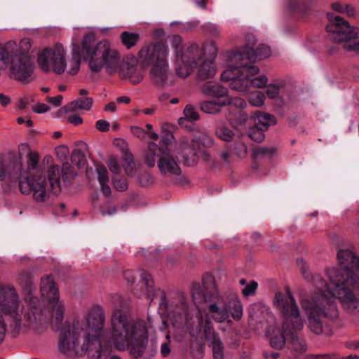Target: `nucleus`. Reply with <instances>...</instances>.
<instances>
[{
    "label": "nucleus",
    "instance_id": "1",
    "mask_svg": "<svg viewBox=\"0 0 359 359\" xmlns=\"http://www.w3.org/2000/svg\"><path fill=\"white\" fill-rule=\"evenodd\" d=\"M123 298L118 294L111 297L114 311L110 320L109 334L104 329L106 315L99 306L92 308L86 319L74 323L67 330L64 328L60 335L59 348L69 357L100 359L102 343L111 341L118 351L129 350L135 358L144 353L148 343V329L146 323L130 318L120 309Z\"/></svg>",
    "mask_w": 359,
    "mask_h": 359
},
{
    "label": "nucleus",
    "instance_id": "2",
    "mask_svg": "<svg viewBox=\"0 0 359 359\" xmlns=\"http://www.w3.org/2000/svg\"><path fill=\"white\" fill-rule=\"evenodd\" d=\"M82 52L93 72L98 73L104 69L108 74L118 73L121 79H128L133 84L140 83L143 79L135 58L128 57L121 62L120 53L107 39L97 41L93 33L83 36Z\"/></svg>",
    "mask_w": 359,
    "mask_h": 359
},
{
    "label": "nucleus",
    "instance_id": "3",
    "mask_svg": "<svg viewBox=\"0 0 359 359\" xmlns=\"http://www.w3.org/2000/svg\"><path fill=\"white\" fill-rule=\"evenodd\" d=\"M273 304L280 313L282 325L280 327L273 330L270 337V344L276 349H282L288 341L292 349L298 354L307 351V344L300 335L304 326L299 309L290 292H276Z\"/></svg>",
    "mask_w": 359,
    "mask_h": 359
},
{
    "label": "nucleus",
    "instance_id": "4",
    "mask_svg": "<svg viewBox=\"0 0 359 359\" xmlns=\"http://www.w3.org/2000/svg\"><path fill=\"white\" fill-rule=\"evenodd\" d=\"M18 281L25 293V301L28 310H32V315L25 313V320L30 323L42 322L50 315L56 324H60L64 318L65 306L60 301L58 290L55 286L50 276L41 278V301L32 294L35 286L29 273L23 271L18 276Z\"/></svg>",
    "mask_w": 359,
    "mask_h": 359
},
{
    "label": "nucleus",
    "instance_id": "5",
    "mask_svg": "<svg viewBox=\"0 0 359 359\" xmlns=\"http://www.w3.org/2000/svg\"><path fill=\"white\" fill-rule=\"evenodd\" d=\"M168 46L158 41L143 46L138 53L140 62L144 66H151L149 76L158 88H166L174 83L175 76L169 67Z\"/></svg>",
    "mask_w": 359,
    "mask_h": 359
},
{
    "label": "nucleus",
    "instance_id": "6",
    "mask_svg": "<svg viewBox=\"0 0 359 359\" xmlns=\"http://www.w3.org/2000/svg\"><path fill=\"white\" fill-rule=\"evenodd\" d=\"M60 166L53 164L48 167L46 173L48 187L46 180L41 176L31 175L20 181V190L23 194L32 193L33 198L37 203H47L60 193Z\"/></svg>",
    "mask_w": 359,
    "mask_h": 359
},
{
    "label": "nucleus",
    "instance_id": "7",
    "mask_svg": "<svg viewBox=\"0 0 359 359\" xmlns=\"http://www.w3.org/2000/svg\"><path fill=\"white\" fill-rule=\"evenodd\" d=\"M319 294L311 300L303 299L302 308L307 317V326L309 330L316 334L323 333V326L322 318L327 317L332 319L338 316V309L335 302V297H332L325 290H318Z\"/></svg>",
    "mask_w": 359,
    "mask_h": 359
},
{
    "label": "nucleus",
    "instance_id": "8",
    "mask_svg": "<svg viewBox=\"0 0 359 359\" xmlns=\"http://www.w3.org/2000/svg\"><path fill=\"white\" fill-rule=\"evenodd\" d=\"M257 40L254 36H248V44L242 50L231 53L228 58L227 69L222 74L224 81L232 82L242 79L245 75L256 76L259 74L257 67L252 65L256 60L254 45Z\"/></svg>",
    "mask_w": 359,
    "mask_h": 359
},
{
    "label": "nucleus",
    "instance_id": "9",
    "mask_svg": "<svg viewBox=\"0 0 359 359\" xmlns=\"http://www.w3.org/2000/svg\"><path fill=\"white\" fill-rule=\"evenodd\" d=\"M141 280L139 283L133 288L135 295L139 297L145 295L146 298L151 299V302L155 299H159L160 305H165L168 310L170 311L174 318L181 320H187L188 316V306L183 297H178L175 302L169 306L167 304L165 293L160 289H154V282L149 273L142 271Z\"/></svg>",
    "mask_w": 359,
    "mask_h": 359
},
{
    "label": "nucleus",
    "instance_id": "10",
    "mask_svg": "<svg viewBox=\"0 0 359 359\" xmlns=\"http://www.w3.org/2000/svg\"><path fill=\"white\" fill-rule=\"evenodd\" d=\"M143 159L149 168L157 166L160 174L165 177L180 176L182 170L177 160L169 148H161L154 142H149L143 152Z\"/></svg>",
    "mask_w": 359,
    "mask_h": 359
},
{
    "label": "nucleus",
    "instance_id": "11",
    "mask_svg": "<svg viewBox=\"0 0 359 359\" xmlns=\"http://www.w3.org/2000/svg\"><path fill=\"white\" fill-rule=\"evenodd\" d=\"M330 23L326 29L330 39L336 42L344 44V49L359 53V41H356L358 29L351 26L344 18L332 13L327 14Z\"/></svg>",
    "mask_w": 359,
    "mask_h": 359
},
{
    "label": "nucleus",
    "instance_id": "12",
    "mask_svg": "<svg viewBox=\"0 0 359 359\" xmlns=\"http://www.w3.org/2000/svg\"><path fill=\"white\" fill-rule=\"evenodd\" d=\"M21 302L17 291L13 287H1L0 288V315L10 317L16 327L22 324L29 326L34 323H28L25 320V314L32 315V310L23 311L21 309ZM4 320V318H2ZM5 322V321H4ZM6 324V323H4Z\"/></svg>",
    "mask_w": 359,
    "mask_h": 359
},
{
    "label": "nucleus",
    "instance_id": "13",
    "mask_svg": "<svg viewBox=\"0 0 359 359\" xmlns=\"http://www.w3.org/2000/svg\"><path fill=\"white\" fill-rule=\"evenodd\" d=\"M66 50L63 46L57 43L53 47L44 48L38 55L37 62L40 69L46 73L54 72L60 75L67 68Z\"/></svg>",
    "mask_w": 359,
    "mask_h": 359
},
{
    "label": "nucleus",
    "instance_id": "14",
    "mask_svg": "<svg viewBox=\"0 0 359 359\" xmlns=\"http://www.w3.org/2000/svg\"><path fill=\"white\" fill-rule=\"evenodd\" d=\"M17 50L18 46L9 59L11 76L21 82L29 83L32 80L34 63L29 55L17 53Z\"/></svg>",
    "mask_w": 359,
    "mask_h": 359
},
{
    "label": "nucleus",
    "instance_id": "15",
    "mask_svg": "<svg viewBox=\"0 0 359 359\" xmlns=\"http://www.w3.org/2000/svg\"><path fill=\"white\" fill-rule=\"evenodd\" d=\"M203 287L201 290L199 285L192 288V296L194 300L203 299L205 302L217 299L219 292L215 283V277L211 273H205L203 277Z\"/></svg>",
    "mask_w": 359,
    "mask_h": 359
},
{
    "label": "nucleus",
    "instance_id": "16",
    "mask_svg": "<svg viewBox=\"0 0 359 359\" xmlns=\"http://www.w3.org/2000/svg\"><path fill=\"white\" fill-rule=\"evenodd\" d=\"M199 144L196 139L182 137L177 143V151L187 166H194L198 161Z\"/></svg>",
    "mask_w": 359,
    "mask_h": 359
},
{
    "label": "nucleus",
    "instance_id": "17",
    "mask_svg": "<svg viewBox=\"0 0 359 359\" xmlns=\"http://www.w3.org/2000/svg\"><path fill=\"white\" fill-rule=\"evenodd\" d=\"M22 169L20 160L14 155L10 156L0 161V179L7 182L15 181L20 177Z\"/></svg>",
    "mask_w": 359,
    "mask_h": 359
},
{
    "label": "nucleus",
    "instance_id": "18",
    "mask_svg": "<svg viewBox=\"0 0 359 359\" xmlns=\"http://www.w3.org/2000/svg\"><path fill=\"white\" fill-rule=\"evenodd\" d=\"M204 334L208 346L211 347L214 359H224V346L219 337L215 332L213 325L206 320Z\"/></svg>",
    "mask_w": 359,
    "mask_h": 359
},
{
    "label": "nucleus",
    "instance_id": "19",
    "mask_svg": "<svg viewBox=\"0 0 359 359\" xmlns=\"http://www.w3.org/2000/svg\"><path fill=\"white\" fill-rule=\"evenodd\" d=\"M255 76L245 75L242 79H235L231 82L230 86L232 89L237 91L245 92L249 89L250 86L262 88L266 86L268 82L266 76Z\"/></svg>",
    "mask_w": 359,
    "mask_h": 359
},
{
    "label": "nucleus",
    "instance_id": "20",
    "mask_svg": "<svg viewBox=\"0 0 359 359\" xmlns=\"http://www.w3.org/2000/svg\"><path fill=\"white\" fill-rule=\"evenodd\" d=\"M202 92L208 96H212L217 100H224L228 97V90L218 83L210 81L202 86Z\"/></svg>",
    "mask_w": 359,
    "mask_h": 359
},
{
    "label": "nucleus",
    "instance_id": "21",
    "mask_svg": "<svg viewBox=\"0 0 359 359\" xmlns=\"http://www.w3.org/2000/svg\"><path fill=\"white\" fill-rule=\"evenodd\" d=\"M231 102L232 100L231 98L217 100H205L201 102L200 109L204 113L215 114L221 111L222 107L231 104Z\"/></svg>",
    "mask_w": 359,
    "mask_h": 359
},
{
    "label": "nucleus",
    "instance_id": "22",
    "mask_svg": "<svg viewBox=\"0 0 359 359\" xmlns=\"http://www.w3.org/2000/svg\"><path fill=\"white\" fill-rule=\"evenodd\" d=\"M202 52L196 44H191L185 48L180 55L181 62L189 63L196 67L197 61L201 58Z\"/></svg>",
    "mask_w": 359,
    "mask_h": 359
},
{
    "label": "nucleus",
    "instance_id": "23",
    "mask_svg": "<svg viewBox=\"0 0 359 359\" xmlns=\"http://www.w3.org/2000/svg\"><path fill=\"white\" fill-rule=\"evenodd\" d=\"M216 74V68L212 60H204L198 67L197 75L201 80L213 78Z\"/></svg>",
    "mask_w": 359,
    "mask_h": 359
},
{
    "label": "nucleus",
    "instance_id": "24",
    "mask_svg": "<svg viewBox=\"0 0 359 359\" xmlns=\"http://www.w3.org/2000/svg\"><path fill=\"white\" fill-rule=\"evenodd\" d=\"M208 310L215 320L219 323H223L227 320L229 324L232 323V321L229 319V312L226 309L220 308L216 304H210L208 305Z\"/></svg>",
    "mask_w": 359,
    "mask_h": 359
},
{
    "label": "nucleus",
    "instance_id": "25",
    "mask_svg": "<svg viewBox=\"0 0 359 359\" xmlns=\"http://www.w3.org/2000/svg\"><path fill=\"white\" fill-rule=\"evenodd\" d=\"M93 100L91 97L79 98L65 106L66 111L86 110L88 111L91 109Z\"/></svg>",
    "mask_w": 359,
    "mask_h": 359
},
{
    "label": "nucleus",
    "instance_id": "26",
    "mask_svg": "<svg viewBox=\"0 0 359 359\" xmlns=\"http://www.w3.org/2000/svg\"><path fill=\"white\" fill-rule=\"evenodd\" d=\"M72 59L69 62V69L67 72L71 75L77 74L81 64V55L79 52V47L78 45L72 44Z\"/></svg>",
    "mask_w": 359,
    "mask_h": 359
},
{
    "label": "nucleus",
    "instance_id": "27",
    "mask_svg": "<svg viewBox=\"0 0 359 359\" xmlns=\"http://www.w3.org/2000/svg\"><path fill=\"white\" fill-rule=\"evenodd\" d=\"M255 121L257 126H259L264 130H267L269 127L276 123V119L272 115L257 111L255 113Z\"/></svg>",
    "mask_w": 359,
    "mask_h": 359
},
{
    "label": "nucleus",
    "instance_id": "28",
    "mask_svg": "<svg viewBox=\"0 0 359 359\" xmlns=\"http://www.w3.org/2000/svg\"><path fill=\"white\" fill-rule=\"evenodd\" d=\"M121 41L127 49H130L136 46L140 39V36L137 33L123 32L120 36Z\"/></svg>",
    "mask_w": 359,
    "mask_h": 359
},
{
    "label": "nucleus",
    "instance_id": "29",
    "mask_svg": "<svg viewBox=\"0 0 359 359\" xmlns=\"http://www.w3.org/2000/svg\"><path fill=\"white\" fill-rule=\"evenodd\" d=\"M215 135L219 140L226 142L233 141L235 137V133L224 124L216 128Z\"/></svg>",
    "mask_w": 359,
    "mask_h": 359
},
{
    "label": "nucleus",
    "instance_id": "30",
    "mask_svg": "<svg viewBox=\"0 0 359 359\" xmlns=\"http://www.w3.org/2000/svg\"><path fill=\"white\" fill-rule=\"evenodd\" d=\"M123 152L124 153L123 168L125 172L128 176H133L136 172L135 163L134 162L133 156L130 152L128 151L127 149H123Z\"/></svg>",
    "mask_w": 359,
    "mask_h": 359
},
{
    "label": "nucleus",
    "instance_id": "31",
    "mask_svg": "<svg viewBox=\"0 0 359 359\" xmlns=\"http://www.w3.org/2000/svg\"><path fill=\"white\" fill-rule=\"evenodd\" d=\"M228 121L233 128H238L240 126L246 124L248 115L242 110L238 109L233 116L229 115Z\"/></svg>",
    "mask_w": 359,
    "mask_h": 359
},
{
    "label": "nucleus",
    "instance_id": "32",
    "mask_svg": "<svg viewBox=\"0 0 359 359\" xmlns=\"http://www.w3.org/2000/svg\"><path fill=\"white\" fill-rule=\"evenodd\" d=\"M276 152V148L275 147H259L253 149L252 155L255 158L261 159L271 158Z\"/></svg>",
    "mask_w": 359,
    "mask_h": 359
},
{
    "label": "nucleus",
    "instance_id": "33",
    "mask_svg": "<svg viewBox=\"0 0 359 359\" xmlns=\"http://www.w3.org/2000/svg\"><path fill=\"white\" fill-rule=\"evenodd\" d=\"M169 43L172 48L174 49L176 57L179 58L180 55L186 48L183 43L182 38L178 34L172 35L169 37Z\"/></svg>",
    "mask_w": 359,
    "mask_h": 359
},
{
    "label": "nucleus",
    "instance_id": "34",
    "mask_svg": "<svg viewBox=\"0 0 359 359\" xmlns=\"http://www.w3.org/2000/svg\"><path fill=\"white\" fill-rule=\"evenodd\" d=\"M231 149L232 153L239 159L245 158L248 156V146L242 141L234 143Z\"/></svg>",
    "mask_w": 359,
    "mask_h": 359
},
{
    "label": "nucleus",
    "instance_id": "35",
    "mask_svg": "<svg viewBox=\"0 0 359 359\" xmlns=\"http://www.w3.org/2000/svg\"><path fill=\"white\" fill-rule=\"evenodd\" d=\"M264 130L261 127L255 126L248 129V135L252 141L260 143L265 139Z\"/></svg>",
    "mask_w": 359,
    "mask_h": 359
},
{
    "label": "nucleus",
    "instance_id": "36",
    "mask_svg": "<svg viewBox=\"0 0 359 359\" xmlns=\"http://www.w3.org/2000/svg\"><path fill=\"white\" fill-rule=\"evenodd\" d=\"M60 170L64 181L71 180L76 176V172L74 171V168L67 162L62 164Z\"/></svg>",
    "mask_w": 359,
    "mask_h": 359
},
{
    "label": "nucleus",
    "instance_id": "37",
    "mask_svg": "<svg viewBox=\"0 0 359 359\" xmlns=\"http://www.w3.org/2000/svg\"><path fill=\"white\" fill-rule=\"evenodd\" d=\"M194 67V66L189 63L181 62V64L176 68L177 75L184 79L191 74Z\"/></svg>",
    "mask_w": 359,
    "mask_h": 359
},
{
    "label": "nucleus",
    "instance_id": "38",
    "mask_svg": "<svg viewBox=\"0 0 359 359\" xmlns=\"http://www.w3.org/2000/svg\"><path fill=\"white\" fill-rule=\"evenodd\" d=\"M250 103L255 107H262L264 103L265 95L261 91H255L249 95Z\"/></svg>",
    "mask_w": 359,
    "mask_h": 359
},
{
    "label": "nucleus",
    "instance_id": "39",
    "mask_svg": "<svg viewBox=\"0 0 359 359\" xmlns=\"http://www.w3.org/2000/svg\"><path fill=\"white\" fill-rule=\"evenodd\" d=\"M194 139L198 142L199 147L203 146L206 148L212 147L215 144L213 137L206 133H201Z\"/></svg>",
    "mask_w": 359,
    "mask_h": 359
},
{
    "label": "nucleus",
    "instance_id": "40",
    "mask_svg": "<svg viewBox=\"0 0 359 359\" xmlns=\"http://www.w3.org/2000/svg\"><path fill=\"white\" fill-rule=\"evenodd\" d=\"M255 46V44L254 46ZM254 51L256 56V60H262L263 58L269 57L271 55L270 47L265 44H259L256 48H254Z\"/></svg>",
    "mask_w": 359,
    "mask_h": 359
},
{
    "label": "nucleus",
    "instance_id": "41",
    "mask_svg": "<svg viewBox=\"0 0 359 359\" xmlns=\"http://www.w3.org/2000/svg\"><path fill=\"white\" fill-rule=\"evenodd\" d=\"M184 118L190 121H198L200 118L199 114L196 109L190 104L185 107L184 109Z\"/></svg>",
    "mask_w": 359,
    "mask_h": 359
},
{
    "label": "nucleus",
    "instance_id": "42",
    "mask_svg": "<svg viewBox=\"0 0 359 359\" xmlns=\"http://www.w3.org/2000/svg\"><path fill=\"white\" fill-rule=\"evenodd\" d=\"M31 47L32 40L29 38H25L22 39L20 44L18 45L17 53H25L28 55Z\"/></svg>",
    "mask_w": 359,
    "mask_h": 359
},
{
    "label": "nucleus",
    "instance_id": "43",
    "mask_svg": "<svg viewBox=\"0 0 359 359\" xmlns=\"http://www.w3.org/2000/svg\"><path fill=\"white\" fill-rule=\"evenodd\" d=\"M97 172V179L100 184L109 182V175L107 168L102 165H99L96 167Z\"/></svg>",
    "mask_w": 359,
    "mask_h": 359
},
{
    "label": "nucleus",
    "instance_id": "44",
    "mask_svg": "<svg viewBox=\"0 0 359 359\" xmlns=\"http://www.w3.org/2000/svg\"><path fill=\"white\" fill-rule=\"evenodd\" d=\"M72 161L79 168H83L86 165L84 156L79 151H74L72 155Z\"/></svg>",
    "mask_w": 359,
    "mask_h": 359
},
{
    "label": "nucleus",
    "instance_id": "45",
    "mask_svg": "<svg viewBox=\"0 0 359 359\" xmlns=\"http://www.w3.org/2000/svg\"><path fill=\"white\" fill-rule=\"evenodd\" d=\"M138 181L143 187H147L154 183V178L149 172H144L138 176Z\"/></svg>",
    "mask_w": 359,
    "mask_h": 359
},
{
    "label": "nucleus",
    "instance_id": "46",
    "mask_svg": "<svg viewBox=\"0 0 359 359\" xmlns=\"http://www.w3.org/2000/svg\"><path fill=\"white\" fill-rule=\"evenodd\" d=\"M107 165L110 172L113 174L116 175L120 173L121 167L116 157L111 156L108 161Z\"/></svg>",
    "mask_w": 359,
    "mask_h": 359
},
{
    "label": "nucleus",
    "instance_id": "47",
    "mask_svg": "<svg viewBox=\"0 0 359 359\" xmlns=\"http://www.w3.org/2000/svg\"><path fill=\"white\" fill-rule=\"evenodd\" d=\"M113 186L118 191H124L128 187V182L124 178L113 179Z\"/></svg>",
    "mask_w": 359,
    "mask_h": 359
},
{
    "label": "nucleus",
    "instance_id": "48",
    "mask_svg": "<svg viewBox=\"0 0 359 359\" xmlns=\"http://www.w3.org/2000/svg\"><path fill=\"white\" fill-rule=\"evenodd\" d=\"M39 161V155L36 152L31 151L28 154L27 166L29 169L36 168Z\"/></svg>",
    "mask_w": 359,
    "mask_h": 359
},
{
    "label": "nucleus",
    "instance_id": "49",
    "mask_svg": "<svg viewBox=\"0 0 359 359\" xmlns=\"http://www.w3.org/2000/svg\"><path fill=\"white\" fill-rule=\"evenodd\" d=\"M174 141L175 137L171 132L168 130L163 132V135H161V142L165 146V148H168V147L172 144Z\"/></svg>",
    "mask_w": 359,
    "mask_h": 359
},
{
    "label": "nucleus",
    "instance_id": "50",
    "mask_svg": "<svg viewBox=\"0 0 359 359\" xmlns=\"http://www.w3.org/2000/svg\"><path fill=\"white\" fill-rule=\"evenodd\" d=\"M280 93V86L276 84H269L267 86L266 94L270 99H275Z\"/></svg>",
    "mask_w": 359,
    "mask_h": 359
},
{
    "label": "nucleus",
    "instance_id": "51",
    "mask_svg": "<svg viewBox=\"0 0 359 359\" xmlns=\"http://www.w3.org/2000/svg\"><path fill=\"white\" fill-rule=\"evenodd\" d=\"M257 283L254 281V280H252L250 281V283L249 284H248L243 290H242V292L244 296L245 297H248V296H250L252 294H253L256 290L257 289Z\"/></svg>",
    "mask_w": 359,
    "mask_h": 359
},
{
    "label": "nucleus",
    "instance_id": "52",
    "mask_svg": "<svg viewBox=\"0 0 359 359\" xmlns=\"http://www.w3.org/2000/svg\"><path fill=\"white\" fill-rule=\"evenodd\" d=\"M57 157L61 159H65L69 154V149L65 145H60L55 149Z\"/></svg>",
    "mask_w": 359,
    "mask_h": 359
},
{
    "label": "nucleus",
    "instance_id": "53",
    "mask_svg": "<svg viewBox=\"0 0 359 359\" xmlns=\"http://www.w3.org/2000/svg\"><path fill=\"white\" fill-rule=\"evenodd\" d=\"M130 131L135 137L140 140L144 139L147 135V132L139 126H132Z\"/></svg>",
    "mask_w": 359,
    "mask_h": 359
},
{
    "label": "nucleus",
    "instance_id": "54",
    "mask_svg": "<svg viewBox=\"0 0 359 359\" xmlns=\"http://www.w3.org/2000/svg\"><path fill=\"white\" fill-rule=\"evenodd\" d=\"M202 160L212 168L216 167L217 163L214 160L210 153L203 151L201 155Z\"/></svg>",
    "mask_w": 359,
    "mask_h": 359
},
{
    "label": "nucleus",
    "instance_id": "55",
    "mask_svg": "<svg viewBox=\"0 0 359 359\" xmlns=\"http://www.w3.org/2000/svg\"><path fill=\"white\" fill-rule=\"evenodd\" d=\"M231 316L235 320H240L242 318L243 308L240 303H236L234 304Z\"/></svg>",
    "mask_w": 359,
    "mask_h": 359
},
{
    "label": "nucleus",
    "instance_id": "56",
    "mask_svg": "<svg viewBox=\"0 0 359 359\" xmlns=\"http://www.w3.org/2000/svg\"><path fill=\"white\" fill-rule=\"evenodd\" d=\"M109 123L105 120H98L95 123L96 128L100 132L109 131Z\"/></svg>",
    "mask_w": 359,
    "mask_h": 359
},
{
    "label": "nucleus",
    "instance_id": "57",
    "mask_svg": "<svg viewBox=\"0 0 359 359\" xmlns=\"http://www.w3.org/2000/svg\"><path fill=\"white\" fill-rule=\"evenodd\" d=\"M124 278L128 283L133 284L137 278V273L133 271L128 270L124 272Z\"/></svg>",
    "mask_w": 359,
    "mask_h": 359
},
{
    "label": "nucleus",
    "instance_id": "58",
    "mask_svg": "<svg viewBox=\"0 0 359 359\" xmlns=\"http://www.w3.org/2000/svg\"><path fill=\"white\" fill-rule=\"evenodd\" d=\"M49 109H50V107L48 106L47 104H43V103L37 104L36 105H35L32 107V110L35 113H38V114L45 113V112L48 111Z\"/></svg>",
    "mask_w": 359,
    "mask_h": 359
},
{
    "label": "nucleus",
    "instance_id": "59",
    "mask_svg": "<svg viewBox=\"0 0 359 359\" xmlns=\"http://www.w3.org/2000/svg\"><path fill=\"white\" fill-rule=\"evenodd\" d=\"M67 121L74 126L80 125L83 123V118L78 114L69 115L67 118Z\"/></svg>",
    "mask_w": 359,
    "mask_h": 359
},
{
    "label": "nucleus",
    "instance_id": "60",
    "mask_svg": "<svg viewBox=\"0 0 359 359\" xmlns=\"http://www.w3.org/2000/svg\"><path fill=\"white\" fill-rule=\"evenodd\" d=\"M6 332V325L2 319L1 316L0 315V344H1L5 338Z\"/></svg>",
    "mask_w": 359,
    "mask_h": 359
},
{
    "label": "nucleus",
    "instance_id": "61",
    "mask_svg": "<svg viewBox=\"0 0 359 359\" xmlns=\"http://www.w3.org/2000/svg\"><path fill=\"white\" fill-rule=\"evenodd\" d=\"M62 96L57 95L56 97H48V102L51 103L55 107H59L62 104Z\"/></svg>",
    "mask_w": 359,
    "mask_h": 359
},
{
    "label": "nucleus",
    "instance_id": "62",
    "mask_svg": "<svg viewBox=\"0 0 359 359\" xmlns=\"http://www.w3.org/2000/svg\"><path fill=\"white\" fill-rule=\"evenodd\" d=\"M220 158L222 161L227 164L230 165L231 163V154L228 151H222L220 154Z\"/></svg>",
    "mask_w": 359,
    "mask_h": 359
},
{
    "label": "nucleus",
    "instance_id": "63",
    "mask_svg": "<svg viewBox=\"0 0 359 359\" xmlns=\"http://www.w3.org/2000/svg\"><path fill=\"white\" fill-rule=\"evenodd\" d=\"M343 14H346L348 17H354L355 15V11L353 6L349 4H346L344 6Z\"/></svg>",
    "mask_w": 359,
    "mask_h": 359
},
{
    "label": "nucleus",
    "instance_id": "64",
    "mask_svg": "<svg viewBox=\"0 0 359 359\" xmlns=\"http://www.w3.org/2000/svg\"><path fill=\"white\" fill-rule=\"evenodd\" d=\"M11 102V97L0 93V104L3 107H6Z\"/></svg>",
    "mask_w": 359,
    "mask_h": 359
}]
</instances>
